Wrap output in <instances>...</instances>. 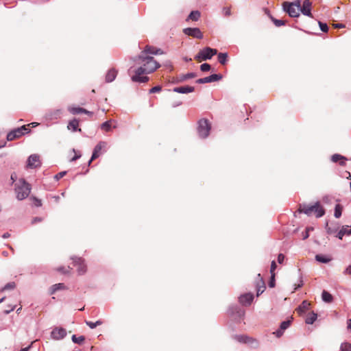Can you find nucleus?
Instances as JSON below:
<instances>
[{
    "instance_id": "obj_57",
    "label": "nucleus",
    "mask_w": 351,
    "mask_h": 351,
    "mask_svg": "<svg viewBox=\"0 0 351 351\" xmlns=\"http://www.w3.org/2000/svg\"><path fill=\"white\" fill-rule=\"evenodd\" d=\"M223 14L226 16H229L231 14L230 9L229 8H223Z\"/></svg>"
},
{
    "instance_id": "obj_59",
    "label": "nucleus",
    "mask_w": 351,
    "mask_h": 351,
    "mask_svg": "<svg viewBox=\"0 0 351 351\" xmlns=\"http://www.w3.org/2000/svg\"><path fill=\"white\" fill-rule=\"evenodd\" d=\"M83 110L82 113H84L86 114L92 116L93 114V112L86 110V108H83Z\"/></svg>"
},
{
    "instance_id": "obj_47",
    "label": "nucleus",
    "mask_w": 351,
    "mask_h": 351,
    "mask_svg": "<svg viewBox=\"0 0 351 351\" xmlns=\"http://www.w3.org/2000/svg\"><path fill=\"white\" fill-rule=\"evenodd\" d=\"M162 90V87L160 85L156 86L154 87H152L149 89V94H154L160 92Z\"/></svg>"
},
{
    "instance_id": "obj_19",
    "label": "nucleus",
    "mask_w": 351,
    "mask_h": 351,
    "mask_svg": "<svg viewBox=\"0 0 351 351\" xmlns=\"http://www.w3.org/2000/svg\"><path fill=\"white\" fill-rule=\"evenodd\" d=\"M311 6V3L310 2V0H305L303 1L302 6L301 5L300 11H301L303 15L308 17H312Z\"/></svg>"
},
{
    "instance_id": "obj_15",
    "label": "nucleus",
    "mask_w": 351,
    "mask_h": 351,
    "mask_svg": "<svg viewBox=\"0 0 351 351\" xmlns=\"http://www.w3.org/2000/svg\"><path fill=\"white\" fill-rule=\"evenodd\" d=\"M162 51L160 48H154V47L146 46L143 51H141L138 56L151 57V55L162 54Z\"/></svg>"
},
{
    "instance_id": "obj_33",
    "label": "nucleus",
    "mask_w": 351,
    "mask_h": 351,
    "mask_svg": "<svg viewBox=\"0 0 351 351\" xmlns=\"http://www.w3.org/2000/svg\"><path fill=\"white\" fill-rule=\"evenodd\" d=\"M270 19L274 23L275 26L278 27L285 25L286 24V21L282 19H277L276 18H274L273 16H270Z\"/></svg>"
},
{
    "instance_id": "obj_18",
    "label": "nucleus",
    "mask_w": 351,
    "mask_h": 351,
    "mask_svg": "<svg viewBox=\"0 0 351 351\" xmlns=\"http://www.w3.org/2000/svg\"><path fill=\"white\" fill-rule=\"evenodd\" d=\"M331 160L335 163H338L341 167H346L348 158L346 156H343V155L335 154L331 156Z\"/></svg>"
},
{
    "instance_id": "obj_53",
    "label": "nucleus",
    "mask_w": 351,
    "mask_h": 351,
    "mask_svg": "<svg viewBox=\"0 0 351 351\" xmlns=\"http://www.w3.org/2000/svg\"><path fill=\"white\" fill-rule=\"evenodd\" d=\"M285 258V256L283 254H282V253L278 254V257H277V261H278V264L283 263Z\"/></svg>"
},
{
    "instance_id": "obj_34",
    "label": "nucleus",
    "mask_w": 351,
    "mask_h": 351,
    "mask_svg": "<svg viewBox=\"0 0 351 351\" xmlns=\"http://www.w3.org/2000/svg\"><path fill=\"white\" fill-rule=\"evenodd\" d=\"M106 145V142L105 141H99L95 147L93 152H96L99 155V153L103 147H104Z\"/></svg>"
},
{
    "instance_id": "obj_44",
    "label": "nucleus",
    "mask_w": 351,
    "mask_h": 351,
    "mask_svg": "<svg viewBox=\"0 0 351 351\" xmlns=\"http://www.w3.org/2000/svg\"><path fill=\"white\" fill-rule=\"evenodd\" d=\"M101 128L109 132L111 130V120L107 121L101 125Z\"/></svg>"
},
{
    "instance_id": "obj_46",
    "label": "nucleus",
    "mask_w": 351,
    "mask_h": 351,
    "mask_svg": "<svg viewBox=\"0 0 351 351\" xmlns=\"http://www.w3.org/2000/svg\"><path fill=\"white\" fill-rule=\"evenodd\" d=\"M318 24L320 28V30L322 32H327L328 30V25L326 23L322 22L320 21H318Z\"/></svg>"
},
{
    "instance_id": "obj_41",
    "label": "nucleus",
    "mask_w": 351,
    "mask_h": 351,
    "mask_svg": "<svg viewBox=\"0 0 351 351\" xmlns=\"http://www.w3.org/2000/svg\"><path fill=\"white\" fill-rule=\"evenodd\" d=\"M68 110L70 113L73 114H80L82 113V111H84L83 108L80 107H69Z\"/></svg>"
},
{
    "instance_id": "obj_39",
    "label": "nucleus",
    "mask_w": 351,
    "mask_h": 351,
    "mask_svg": "<svg viewBox=\"0 0 351 351\" xmlns=\"http://www.w3.org/2000/svg\"><path fill=\"white\" fill-rule=\"evenodd\" d=\"M309 303L306 300H304L298 307V311L300 313H304L306 309L308 308Z\"/></svg>"
},
{
    "instance_id": "obj_16",
    "label": "nucleus",
    "mask_w": 351,
    "mask_h": 351,
    "mask_svg": "<svg viewBox=\"0 0 351 351\" xmlns=\"http://www.w3.org/2000/svg\"><path fill=\"white\" fill-rule=\"evenodd\" d=\"M62 110L58 108L57 110H49L45 114V118L47 120L53 121L57 120L62 117Z\"/></svg>"
},
{
    "instance_id": "obj_38",
    "label": "nucleus",
    "mask_w": 351,
    "mask_h": 351,
    "mask_svg": "<svg viewBox=\"0 0 351 351\" xmlns=\"http://www.w3.org/2000/svg\"><path fill=\"white\" fill-rule=\"evenodd\" d=\"M85 339V337L82 335L77 337L75 335L71 336V341L75 343L81 344Z\"/></svg>"
},
{
    "instance_id": "obj_4",
    "label": "nucleus",
    "mask_w": 351,
    "mask_h": 351,
    "mask_svg": "<svg viewBox=\"0 0 351 351\" xmlns=\"http://www.w3.org/2000/svg\"><path fill=\"white\" fill-rule=\"evenodd\" d=\"M211 130V123L207 119H200L197 121V133L199 138L206 139L208 138Z\"/></svg>"
},
{
    "instance_id": "obj_30",
    "label": "nucleus",
    "mask_w": 351,
    "mask_h": 351,
    "mask_svg": "<svg viewBox=\"0 0 351 351\" xmlns=\"http://www.w3.org/2000/svg\"><path fill=\"white\" fill-rule=\"evenodd\" d=\"M315 260L319 263H322L323 264H327L331 261V258L322 254H317L315 256Z\"/></svg>"
},
{
    "instance_id": "obj_29",
    "label": "nucleus",
    "mask_w": 351,
    "mask_h": 351,
    "mask_svg": "<svg viewBox=\"0 0 351 351\" xmlns=\"http://www.w3.org/2000/svg\"><path fill=\"white\" fill-rule=\"evenodd\" d=\"M200 17L201 12L198 10H193L191 12V13L189 14V16L186 19V21H188L189 20H191L193 21H197L199 20Z\"/></svg>"
},
{
    "instance_id": "obj_52",
    "label": "nucleus",
    "mask_w": 351,
    "mask_h": 351,
    "mask_svg": "<svg viewBox=\"0 0 351 351\" xmlns=\"http://www.w3.org/2000/svg\"><path fill=\"white\" fill-rule=\"evenodd\" d=\"M16 308V306L14 305V306H8V308H5L3 310V313L7 315V314H9L10 313H11L12 311H13Z\"/></svg>"
},
{
    "instance_id": "obj_28",
    "label": "nucleus",
    "mask_w": 351,
    "mask_h": 351,
    "mask_svg": "<svg viewBox=\"0 0 351 351\" xmlns=\"http://www.w3.org/2000/svg\"><path fill=\"white\" fill-rule=\"evenodd\" d=\"M117 71L114 69H110L106 76V81L107 82H112L117 77Z\"/></svg>"
},
{
    "instance_id": "obj_35",
    "label": "nucleus",
    "mask_w": 351,
    "mask_h": 351,
    "mask_svg": "<svg viewBox=\"0 0 351 351\" xmlns=\"http://www.w3.org/2000/svg\"><path fill=\"white\" fill-rule=\"evenodd\" d=\"M16 287V283L14 282H10L6 283L1 289V292H3L7 290H13Z\"/></svg>"
},
{
    "instance_id": "obj_43",
    "label": "nucleus",
    "mask_w": 351,
    "mask_h": 351,
    "mask_svg": "<svg viewBox=\"0 0 351 351\" xmlns=\"http://www.w3.org/2000/svg\"><path fill=\"white\" fill-rule=\"evenodd\" d=\"M28 126L29 125H23L18 127L20 132L23 134V136L26 134H29L31 132V129Z\"/></svg>"
},
{
    "instance_id": "obj_55",
    "label": "nucleus",
    "mask_w": 351,
    "mask_h": 351,
    "mask_svg": "<svg viewBox=\"0 0 351 351\" xmlns=\"http://www.w3.org/2000/svg\"><path fill=\"white\" fill-rule=\"evenodd\" d=\"M276 268V263L274 261H273L271 263V267H270V274L272 275V274H274V270Z\"/></svg>"
},
{
    "instance_id": "obj_10",
    "label": "nucleus",
    "mask_w": 351,
    "mask_h": 351,
    "mask_svg": "<svg viewBox=\"0 0 351 351\" xmlns=\"http://www.w3.org/2000/svg\"><path fill=\"white\" fill-rule=\"evenodd\" d=\"M222 79L223 75L220 73L212 74L210 76L206 77L204 78H198L197 80H196L195 82L197 84H206L213 82H217L219 80H221Z\"/></svg>"
},
{
    "instance_id": "obj_32",
    "label": "nucleus",
    "mask_w": 351,
    "mask_h": 351,
    "mask_svg": "<svg viewBox=\"0 0 351 351\" xmlns=\"http://www.w3.org/2000/svg\"><path fill=\"white\" fill-rule=\"evenodd\" d=\"M228 54L227 52L218 53V61L221 64H226L228 62Z\"/></svg>"
},
{
    "instance_id": "obj_51",
    "label": "nucleus",
    "mask_w": 351,
    "mask_h": 351,
    "mask_svg": "<svg viewBox=\"0 0 351 351\" xmlns=\"http://www.w3.org/2000/svg\"><path fill=\"white\" fill-rule=\"evenodd\" d=\"M66 173V171H60L58 173H56L55 176H54V179L56 180H60L62 178L64 177V176Z\"/></svg>"
},
{
    "instance_id": "obj_24",
    "label": "nucleus",
    "mask_w": 351,
    "mask_h": 351,
    "mask_svg": "<svg viewBox=\"0 0 351 351\" xmlns=\"http://www.w3.org/2000/svg\"><path fill=\"white\" fill-rule=\"evenodd\" d=\"M325 228H326V232H327V234H332L336 232L337 233L338 229H339V226L337 223H332L331 224H329L328 222H326Z\"/></svg>"
},
{
    "instance_id": "obj_31",
    "label": "nucleus",
    "mask_w": 351,
    "mask_h": 351,
    "mask_svg": "<svg viewBox=\"0 0 351 351\" xmlns=\"http://www.w3.org/2000/svg\"><path fill=\"white\" fill-rule=\"evenodd\" d=\"M322 299L326 303H330L333 300L332 295L326 291H323L322 293Z\"/></svg>"
},
{
    "instance_id": "obj_48",
    "label": "nucleus",
    "mask_w": 351,
    "mask_h": 351,
    "mask_svg": "<svg viewBox=\"0 0 351 351\" xmlns=\"http://www.w3.org/2000/svg\"><path fill=\"white\" fill-rule=\"evenodd\" d=\"M32 199L33 203H34V206L36 207H40V206H42V205H43L42 200H40V199H38L36 197H32Z\"/></svg>"
},
{
    "instance_id": "obj_9",
    "label": "nucleus",
    "mask_w": 351,
    "mask_h": 351,
    "mask_svg": "<svg viewBox=\"0 0 351 351\" xmlns=\"http://www.w3.org/2000/svg\"><path fill=\"white\" fill-rule=\"evenodd\" d=\"M182 32L186 35L197 39H202L204 37L202 32L198 27H187L183 29Z\"/></svg>"
},
{
    "instance_id": "obj_14",
    "label": "nucleus",
    "mask_w": 351,
    "mask_h": 351,
    "mask_svg": "<svg viewBox=\"0 0 351 351\" xmlns=\"http://www.w3.org/2000/svg\"><path fill=\"white\" fill-rule=\"evenodd\" d=\"M291 324V320H285L280 324L279 328L273 332V334L277 337H282L284 335L285 330H287Z\"/></svg>"
},
{
    "instance_id": "obj_45",
    "label": "nucleus",
    "mask_w": 351,
    "mask_h": 351,
    "mask_svg": "<svg viewBox=\"0 0 351 351\" xmlns=\"http://www.w3.org/2000/svg\"><path fill=\"white\" fill-rule=\"evenodd\" d=\"M211 69V66L209 63H203L200 64V71L202 72L209 71Z\"/></svg>"
},
{
    "instance_id": "obj_61",
    "label": "nucleus",
    "mask_w": 351,
    "mask_h": 351,
    "mask_svg": "<svg viewBox=\"0 0 351 351\" xmlns=\"http://www.w3.org/2000/svg\"><path fill=\"white\" fill-rule=\"evenodd\" d=\"M99 155L98 154H97L96 152H93V154L91 156V158H92V160H95L97 158L99 157Z\"/></svg>"
},
{
    "instance_id": "obj_27",
    "label": "nucleus",
    "mask_w": 351,
    "mask_h": 351,
    "mask_svg": "<svg viewBox=\"0 0 351 351\" xmlns=\"http://www.w3.org/2000/svg\"><path fill=\"white\" fill-rule=\"evenodd\" d=\"M317 319V314L314 311H311V313H309L307 317L306 318L305 323L306 324H312L315 322Z\"/></svg>"
},
{
    "instance_id": "obj_17",
    "label": "nucleus",
    "mask_w": 351,
    "mask_h": 351,
    "mask_svg": "<svg viewBox=\"0 0 351 351\" xmlns=\"http://www.w3.org/2000/svg\"><path fill=\"white\" fill-rule=\"evenodd\" d=\"M38 167H40L38 155L32 154L29 156L27 159V167L29 169H36Z\"/></svg>"
},
{
    "instance_id": "obj_2",
    "label": "nucleus",
    "mask_w": 351,
    "mask_h": 351,
    "mask_svg": "<svg viewBox=\"0 0 351 351\" xmlns=\"http://www.w3.org/2000/svg\"><path fill=\"white\" fill-rule=\"evenodd\" d=\"M298 212L305 214L307 217H311L313 215L318 218L322 217L325 215V209L321 205L320 202H317L311 205L306 203L300 204Z\"/></svg>"
},
{
    "instance_id": "obj_60",
    "label": "nucleus",
    "mask_w": 351,
    "mask_h": 351,
    "mask_svg": "<svg viewBox=\"0 0 351 351\" xmlns=\"http://www.w3.org/2000/svg\"><path fill=\"white\" fill-rule=\"evenodd\" d=\"M32 343L27 347L21 348L19 351H29L30 350V348H32Z\"/></svg>"
},
{
    "instance_id": "obj_54",
    "label": "nucleus",
    "mask_w": 351,
    "mask_h": 351,
    "mask_svg": "<svg viewBox=\"0 0 351 351\" xmlns=\"http://www.w3.org/2000/svg\"><path fill=\"white\" fill-rule=\"evenodd\" d=\"M73 152L75 153V155L69 160L70 162H74V161L77 160L82 156L80 153L77 154V152H76L75 149H73Z\"/></svg>"
},
{
    "instance_id": "obj_6",
    "label": "nucleus",
    "mask_w": 351,
    "mask_h": 351,
    "mask_svg": "<svg viewBox=\"0 0 351 351\" xmlns=\"http://www.w3.org/2000/svg\"><path fill=\"white\" fill-rule=\"evenodd\" d=\"M228 313L237 322H240L244 317L245 311L237 305H232L228 309Z\"/></svg>"
},
{
    "instance_id": "obj_42",
    "label": "nucleus",
    "mask_w": 351,
    "mask_h": 351,
    "mask_svg": "<svg viewBox=\"0 0 351 351\" xmlns=\"http://www.w3.org/2000/svg\"><path fill=\"white\" fill-rule=\"evenodd\" d=\"M340 350L341 351H351V343L349 342H343L340 346Z\"/></svg>"
},
{
    "instance_id": "obj_62",
    "label": "nucleus",
    "mask_w": 351,
    "mask_h": 351,
    "mask_svg": "<svg viewBox=\"0 0 351 351\" xmlns=\"http://www.w3.org/2000/svg\"><path fill=\"white\" fill-rule=\"evenodd\" d=\"M182 104V102L181 101H176V102H174L173 104H172V107L173 108H176V107H178L179 106H180Z\"/></svg>"
},
{
    "instance_id": "obj_23",
    "label": "nucleus",
    "mask_w": 351,
    "mask_h": 351,
    "mask_svg": "<svg viewBox=\"0 0 351 351\" xmlns=\"http://www.w3.org/2000/svg\"><path fill=\"white\" fill-rule=\"evenodd\" d=\"M351 234V228L348 226H343L337 232L336 237L339 239H342L344 235Z\"/></svg>"
},
{
    "instance_id": "obj_37",
    "label": "nucleus",
    "mask_w": 351,
    "mask_h": 351,
    "mask_svg": "<svg viewBox=\"0 0 351 351\" xmlns=\"http://www.w3.org/2000/svg\"><path fill=\"white\" fill-rule=\"evenodd\" d=\"M342 206L339 204H337L335 207L334 217L336 218H340L341 216Z\"/></svg>"
},
{
    "instance_id": "obj_22",
    "label": "nucleus",
    "mask_w": 351,
    "mask_h": 351,
    "mask_svg": "<svg viewBox=\"0 0 351 351\" xmlns=\"http://www.w3.org/2000/svg\"><path fill=\"white\" fill-rule=\"evenodd\" d=\"M257 277L258 280L256 283V295L258 296L265 291V282L261 276V274H258Z\"/></svg>"
},
{
    "instance_id": "obj_50",
    "label": "nucleus",
    "mask_w": 351,
    "mask_h": 351,
    "mask_svg": "<svg viewBox=\"0 0 351 351\" xmlns=\"http://www.w3.org/2000/svg\"><path fill=\"white\" fill-rule=\"evenodd\" d=\"M308 229L313 230V227H307L305 231L302 232V239L304 240L306 239L309 237Z\"/></svg>"
},
{
    "instance_id": "obj_3",
    "label": "nucleus",
    "mask_w": 351,
    "mask_h": 351,
    "mask_svg": "<svg viewBox=\"0 0 351 351\" xmlns=\"http://www.w3.org/2000/svg\"><path fill=\"white\" fill-rule=\"evenodd\" d=\"M16 199L19 201L25 199L31 192V185L25 180L19 179L15 186Z\"/></svg>"
},
{
    "instance_id": "obj_36",
    "label": "nucleus",
    "mask_w": 351,
    "mask_h": 351,
    "mask_svg": "<svg viewBox=\"0 0 351 351\" xmlns=\"http://www.w3.org/2000/svg\"><path fill=\"white\" fill-rule=\"evenodd\" d=\"M196 76H197V74L195 73H193V72L188 73L186 74L182 75L180 76V80L185 81V80H188V79L195 78Z\"/></svg>"
},
{
    "instance_id": "obj_8",
    "label": "nucleus",
    "mask_w": 351,
    "mask_h": 351,
    "mask_svg": "<svg viewBox=\"0 0 351 351\" xmlns=\"http://www.w3.org/2000/svg\"><path fill=\"white\" fill-rule=\"evenodd\" d=\"M66 335V330L62 327H54L51 332V338L59 341L63 339Z\"/></svg>"
},
{
    "instance_id": "obj_56",
    "label": "nucleus",
    "mask_w": 351,
    "mask_h": 351,
    "mask_svg": "<svg viewBox=\"0 0 351 351\" xmlns=\"http://www.w3.org/2000/svg\"><path fill=\"white\" fill-rule=\"evenodd\" d=\"M43 219L41 217H33V219L32 220V223L34 224V223H36L37 222H40V221H43Z\"/></svg>"
},
{
    "instance_id": "obj_21",
    "label": "nucleus",
    "mask_w": 351,
    "mask_h": 351,
    "mask_svg": "<svg viewBox=\"0 0 351 351\" xmlns=\"http://www.w3.org/2000/svg\"><path fill=\"white\" fill-rule=\"evenodd\" d=\"M23 136V134L20 132L18 128H14L8 132L6 135V140L14 141L15 139L19 138Z\"/></svg>"
},
{
    "instance_id": "obj_63",
    "label": "nucleus",
    "mask_w": 351,
    "mask_h": 351,
    "mask_svg": "<svg viewBox=\"0 0 351 351\" xmlns=\"http://www.w3.org/2000/svg\"><path fill=\"white\" fill-rule=\"evenodd\" d=\"M346 273L351 275V264L346 268Z\"/></svg>"
},
{
    "instance_id": "obj_5",
    "label": "nucleus",
    "mask_w": 351,
    "mask_h": 351,
    "mask_svg": "<svg viewBox=\"0 0 351 351\" xmlns=\"http://www.w3.org/2000/svg\"><path fill=\"white\" fill-rule=\"evenodd\" d=\"M215 54H217V49L205 47L204 49H200V51L195 55L194 58L195 60H208Z\"/></svg>"
},
{
    "instance_id": "obj_20",
    "label": "nucleus",
    "mask_w": 351,
    "mask_h": 351,
    "mask_svg": "<svg viewBox=\"0 0 351 351\" xmlns=\"http://www.w3.org/2000/svg\"><path fill=\"white\" fill-rule=\"evenodd\" d=\"M195 88L191 86H177L173 88V91L179 94H189L194 92Z\"/></svg>"
},
{
    "instance_id": "obj_58",
    "label": "nucleus",
    "mask_w": 351,
    "mask_h": 351,
    "mask_svg": "<svg viewBox=\"0 0 351 351\" xmlns=\"http://www.w3.org/2000/svg\"><path fill=\"white\" fill-rule=\"evenodd\" d=\"M301 2L302 0H295L294 1H292L291 3H293V5H296V8H301Z\"/></svg>"
},
{
    "instance_id": "obj_13",
    "label": "nucleus",
    "mask_w": 351,
    "mask_h": 351,
    "mask_svg": "<svg viewBox=\"0 0 351 351\" xmlns=\"http://www.w3.org/2000/svg\"><path fill=\"white\" fill-rule=\"evenodd\" d=\"M254 296L253 293H243L239 298V303L244 306H250L254 300Z\"/></svg>"
},
{
    "instance_id": "obj_40",
    "label": "nucleus",
    "mask_w": 351,
    "mask_h": 351,
    "mask_svg": "<svg viewBox=\"0 0 351 351\" xmlns=\"http://www.w3.org/2000/svg\"><path fill=\"white\" fill-rule=\"evenodd\" d=\"M85 324L87 325L90 328L93 329L96 328L97 326H101L102 324V322L101 320H97L96 322L85 321Z\"/></svg>"
},
{
    "instance_id": "obj_64",
    "label": "nucleus",
    "mask_w": 351,
    "mask_h": 351,
    "mask_svg": "<svg viewBox=\"0 0 351 351\" xmlns=\"http://www.w3.org/2000/svg\"><path fill=\"white\" fill-rule=\"evenodd\" d=\"M348 328L351 330V319L348 320Z\"/></svg>"
},
{
    "instance_id": "obj_7",
    "label": "nucleus",
    "mask_w": 351,
    "mask_h": 351,
    "mask_svg": "<svg viewBox=\"0 0 351 351\" xmlns=\"http://www.w3.org/2000/svg\"><path fill=\"white\" fill-rule=\"evenodd\" d=\"M282 6L284 11L288 14L289 17H298L300 16V8H296V5L293 3H289V1H285Z\"/></svg>"
},
{
    "instance_id": "obj_1",
    "label": "nucleus",
    "mask_w": 351,
    "mask_h": 351,
    "mask_svg": "<svg viewBox=\"0 0 351 351\" xmlns=\"http://www.w3.org/2000/svg\"><path fill=\"white\" fill-rule=\"evenodd\" d=\"M135 62L142 65L134 71V75L131 77V80L135 82L145 83L149 80L143 74L152 73L160 67V63L157 62L154 57L138 56Z\"/></svg>"
},
{
    "instance_id": "obj_49",
    "label": "nucleus",
    "mask_w": 351,
    "mask_h": 351,
    "mask_svg": "<svg viewBox=\"0 0 351 351\" xmlns=\"http://www.w3.org/2000/svg\"><path fill=\"white\" fill-rule=\"evenodd\" d=\"M276 285V280H275V274H272L271 275L269 281V287L271 288H274Z\"/></svg>"
},
{
    "instance_id": "obj_11",
    "label": "nucleus",
    "mask_w": 351,
    "mask_h": 351,
    "mask_svg": "<svg viewBox=\"0 0 351 351\" xmlns=\"http://www.w3.org/2000/svg\"><path fill=\"white\" fill-rule=\"evenodd\" d=\"M234 339L240 343L250 344L255 348L257 347L258 344L255 339L246 335H235Z\"/></svg>"
},
{
    "instance_id": "obj_25",
    "label": "nucleus",
    "mask_w": 351,
    "mask_h": 351,
    "mask_svg": "<svg viewBox=\"0 0 351 351\" xmlns=\"http://www.w3.org/2000/svg\"><path fill=\"white\" fill-rule=\"evenodd\" d=\"M78 127L79 121L77 119L70 121L67 125V128L73 130V132L81 131V129Z\"/></svg>"
},
{
    "instance_id": "obj_26",
    "label": "nucleus",
    "mask_w": 351,
    "mask_h": 351,
    "mask_svg": "<svg viewBox=\"0 0 351 351\" xmlns=\"http://www.w3.org/2000/svg\"><path fill=\"white\" fill-rule=\"evenodd\" d=\"M66 289V286L64 283L60 282L53 285L49 289V294H53L59 290H64Z\"/></svg>"
},
{
    "instance_id": "obj_12",
    "label": "nucleus",
    "mask_w": 351,
    "mask_h": 351,
    "mask_svg": "<svg viewBox=\"0 0 351 351\" xmlns=\"http://www.w3.org/2000/svg\"><path fill=\"white\" fill-rule=\"evenodd\" d=\"M73 261L75 265H77V272L79 275H83L86 271V266L84 263V260L80 257L74 256L71 258Z\"/></svg>"
}]
</instances>
